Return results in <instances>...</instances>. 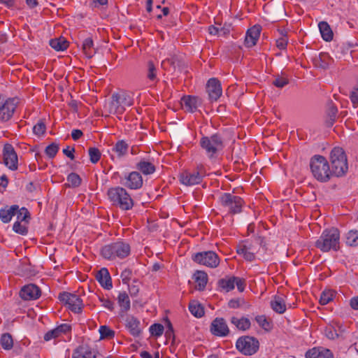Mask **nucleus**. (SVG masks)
I'll list each match as a JSON object with an SVG mask.
<instances>
[{
  "label": "nucleus",
  "mask_w": 358,
  "mask_h": 358,
  "mask_svg": "<svg viewBox=\"0 0 358 358\" xmlns=\"http://www.w3.org/2000/svg\"><path fill=\"white\" fill-rule=\"evenodd\" d=\"M193 278L196 284V287L199 290H203L208 282V275L206 272L201 271H196Z\"/></svg>",
  "instance_id": "c85d7f7f"
},
{
  "label": "nucleus",
  "mask_w": 358,
  "mask_h": 358,
  "mask_svg": "<svg viewBox=\"0 0 358 358\" xmlns=\"http://www.w3.org/2000/svg\"><path fill=\"white\" fill-rule=\"evenodd\" d=\"M350 99L355 107L358 105V91H351Z\"/></svg>",
  "instance_id": "774afa93"
},
{
  "label": "nucleus",
  "mask_w": 358,
  "mask_h": 358,
  "mask_svg": "<svg viewBox=\"0 0 358 358\" xmlns=\"http://www.w3.org/2000/svg\"><path fill=\"white\" fill-rule=\"evenodd\" d=\"M271 308L276 313L282 314L286 310V305L283 298L275 295L271 301Z\"/></svg>",
  "instance_id": "c756f323"
},
{
  "label": "nucleus",
  "mask_w": 358,
  "mask_h": 358,
  "mask_svg": "<svg viewBox=\"0 0 358 358\" xmlns=\"http://www.w3.org/2000/svg\"><path fill=\"white\" fill-rule=\"evenodd\" d=\"M180 182L186 186H192L200 183L202 180V176L199 171L190 172L185 171L179 176Z\"/></svg>",
  "instance_id": "a211bd4d"
},
{
  "label": "nucleus",
  "mask_w": 358,
  "mask_h": 358,
  "mask_svg": "<svg viewBox=\"0 0 358 358\" xmlns=\"http://www.w3.org/2000/svg\"><path fill=\"white\" fill-rule=\"evenodd\" d=\"M117 302L122 312H127L130 309L131 303L128 294L125 292H120L117 296Z\"/></svg>",
  "instance_id": "f704fd0d"
},
{
  "label": "nucleus",
  "mask_w": 358,
  "mask_h": 358,
  "mask_svg": "<svg viewBox=\"0 0 358 358\" xmlns=\"http://www.w3.org/2000/svg\"><path fill=\"white\" fill-rule=\"evenodd\" d=\"M206 90H222L220 81L216 78H210L206 84Z\"/></svg>",
  "instance_id": "09e8293b"
},
{
  "label": "nucleus",
  "mask_w": 358,
  "mask_h": 358,
  "mask_svg": "<svg viewBox=\"0 0 358 358\" xmlns=\"http://www.w3.org/2000/svg\"><path fill=\"white\" fill-rule=\"evenodd\" d=\"M192 259L194 262L210 268H216L220 264L218 255L211 250L195 253Z\"/></svg>",
  "instance_id": "9b49d317"
},
{
  "label": "nucleus",
  "mask_w": 358,
  "mask_h": 358,
  "mask_svg": "<svg viewBox=\"0 0 358 358\" xmlns=\"http://www.w3.org/2000/svg\"><path fill=\"white\" fill-rule=\"evenodd\" d=\"M136 169L145 175H150L155 171V166L153 164L145 160H141L136 164Z\"/></svg>",
  "instance_id": "2f4dec72"
},
{
  "label": "nucleus",
  "mask_w": 358,
  "mask_h": 358,
  "mask_svg": "<svg viewBox=\"0 0 358 358\" xmlns=\"http://www.w3.org/2000/svg\"><path fill=\"white\" fill-rule=\"evenodd\" d=\"M340 232L338 229L331 227L323 231L320 238L315 242V247L323 252H327L331 250L337 251L339 250Z\"/></svg>",
  "instance_id": "f03ea898"
},
{
  "label": "nucleus",
  "mask_w": 358,
  "mask_h": 358,
  "mask_svg": "<svg viewBox=\"0 0 358 358\" xmlns=\"http://www.w3.org/2000/svg\"><path fill=\"white\" fill-rule=\"evenodd\" d=\"M261 32V27L259 25H255L248 29L245 37V45L251 48L256 45L257 40L259 38Z\"/></svg>",
  "instance_id": "412c9836"
},
{
  "label": "nucleus",
  "mask_w": 358,
  "mask_h": 358,
  "mask_svg": "<svg viewBox=\"0 0 358 358\" xmlns=\"http://www.w3.org/2000/svg\"><path fill=\"white\" fill-rule=\"evenodd\" d=\"M107 195L112 205L122 210H129L134 206L132 198L124 187H110L108 189Z\"/></svg>",
  "instance_id": "20e7f679"
},
{
  "label": "nucleus",
  "mask_w": 358,
  "mask_h": 358,
  "mask_svg": "<svg viewBox=\"0 0 358 358\" xmlns=\"http://www.w3.org/2000/svg\"><path fill=\"white\" fill-rule=\"evenodd\" d=\"M189 310L196 317H201L204 315L203 306L196 301H192L189 303Z\"/></svg>",
  "instance_id": "e433bc0d"
},
{
  "label": "nucleus",
  "mask_w": 358,
  "mask_h": 358,
  "mask_svg": "<svg viewBox=\"0 0 358 358\" xmlns=\"http://www.w3.org/2000/svg\"><path fill=\"white\" fill-rule=\"evenodd\" d=\"M305 357L306 358H334L333 352L323 347H315L308 350Z\"/></svg>",
  "instance_id": "aec40b11"
},
{
  "label": "nucleus",
  "mask_w": 358,
  "mask_h": 358,
  "mask_svg": "<svg viewBox=\"0 0 358 358\" xmlns=\"http://www.w3.org/2000/svg\"><path fill=\"white\" fill-rule=\"evenodd\" d=\"M139 289H140V288H139L138 285L132 284L131 285H130L129 287V294H130L131 296V297L136 296L139 292Z\"/></svg>",
  "instance_id": "338daca9"
},
{
  "label": "nucleus",
  "mask_w": 358,
  "mask_h": 358,
  "mask_svg": "<svg viewBox=\"0 0 358 358\" xmlns=\"http://www.w3.org/2000/svg\"><path fill=\"white\" fill-rule=\"evenodd\" d=\"M149 329H150V332L152 336H155L158 337V336H160L161 335H162L164 330V327L161 324L155 323V324H152L150 327Z\"/></svg>",
  "instance_id": "8fccbe9b"
},
{
  "label": "nucleus",
  "mask_w": 358,
  "mask_h": 358,
  "mask_svg": "<svg viewBox=\"0 0 358 358\" xmlns=\"http://www.w3.org/2000/svg\"><path fill=\"white\" fill-rule=\"evenodd\" d=\"M231 322L234 324L237 329L243 331H245L250 327V321L248 318L241 317L238 318L236 317H232L231 318Z\"/></svg>",
  "instance_id": "c9c22d12"
},
{
  "label": "nucleus",
  "mask_w": 358,
  "mask_h": 358,
  "mask_svg": "<svg viewBox=\"0 0 358 358\" xmlns=\"http://www.w3.org/2000/svg\"><path fill=\"white\" fill-rule=\"evenodd\" d=\"M176 69H178V71H186V69H187V64L181 60L180 59H179L178 57H176Z\"/></svg>",
  "instance_id": "e2e57ef3"
},
{
  "label": "nucleus",
  "mask_w": 358,
  "mask_h": 358,
  "mask_svg": "<svg viewBox=\"0 0 358 358\" xmlns=\"http://www.w3.org/2000/svg\"><path fill=\"white\" fill-rule=\"evenodd\" d=\"M287 45V40L285 37H281L276 41V45L280 50L286 48Z\"/></svg>",
  "instance_id": "0e129e2a"
},
{
  "label": "nucleus",
  "mask_w": 358,
  "mask_h": 358,
  "mask_svg": "<svg viewBox=\"0 0 358 358\" xmlns=\"http://www.w3.org/2000/svg\"><path fill=\"white\" fill-rule=\"evenodd\" d=\"M318 27L323 40L329 42L333 39V31L327 22H320Z\"/></svg>",
  "instance_id": "7c9ffc66"
},
{
  "label": "nucleus",
  "mask_w": 358,
  "mask_h": 358,
  "mask_svg": "<svg viewBox=\"0 0 358 358\" xmlns=\"http://www.w3.org/2000/svg\"><path fill=\"white\" fill-rule=\"evenodd\" d=\"M0 343L4 350H10L13 346V341L11 335L8 333L2 334L0 338Z\"/></svg>",
  "instance_id": "37998d69"
},
{
  "label": "nucleus",
  "mask_w": 358,
  "mask_h": 358,
  "mask_svg": "<svg viewBox=\"0 0 358 358\" xmlns=\"http://www.w3.org/2000/svg\"><path fill=\"white\" fill-rule=\"evenodd\" d=\"M265 247L264 238L257 236L251 241H246L240 243L236 247V252L242 255L248 262H252L255 259V254L257 252L258 247Z\"/></svg>",
  "instance_id": "39448f33"
},
{
  "label": "nucleus",
  "mask_w": 358,
  "mask_h": 358,
  "mask_svg": "<svg viewBox=\"0 0 358 358\" xmlns=\"http://www.w3.org/2000/svg\"><path fill=\"white\" fill-rule=\"evenodd\" d=\"M101 305L109 310L112 311L114 309V303L109 299L99 298Z\"/></svg>",
  "instance_id": "bf43d9fd"
},
{
  "label": "nucleus",
  "mask_w": 358,
  "mask_h": 358,
  "mask_svg": "<svg viewBox=\"0 0 358 358\" xmlns=\"http://www.w3.org/2000/svg\"><path fill=\"white\" fill-rule=\"evenodd\" d=\"M99 331L100 334V339H110L115 336V331L106 325L101 326Z\"/></svg>",
  "instance_id": "c03bdc74"
},
{
  "label": "nucleus",
  "mask_w": 358,
  "mask_h": 358,
  "mask_svg": "<svg viewBox=\"0 0 358 358\" xmlns=\"http://www.w3.org/2000/svg\"><path fill=\"white\" fill-rule=\"evenodd\" d=\"M58 299L75 313H80L83 308V300L79 296L69 292L60 293Z\"/></svg>",
  "instance_id": "ddd939ff"
},
{
  "label": "nucleus",
  "mask_w": 358,
  "mask_h": 358,
  "mask_svg": "<svg viewBox=\"0 0 358 358\" xmlns=\"http://www.w3.org/2000/svg\"><path fill=\"white\" fill-rule=\"evenodd\" d=\"M200 145L206 152L209 157H213L214 155L223 148V141L219 134H213L210 137H202L200 141Z\"/></svg>",
  "instance_id": "9d476101"
},
{
  "label": "nucleus",
  "mask_w": 358,
  "mask_h": 358,
  "mask_svg": "<svg viewBox=\"0 0 358 358\" xmlns=\"http://www.w3.org/2000/svg\"><path fill=\"white\" fill-rule=\"evenodd\" d=\"M134 99L131 93L128 91H116L111 96L110 110L116 112L120 107L131 106Z\"/></svg>",
  "instance_id": "6e6552de"
},
{
  "label": "nucleus",
  "mask_w": 358,
  "mask_h": 358,
  "mask_svg": "<svg viewBox=\"0 0 358 358\" xmlns=\"http://www.w3.org/2000/svg\"><path fill=\"white\" fill-rule=\"evenodd\" d=\"M67 180L71 183L73 187H77L81 184V178L78 174L71 173L67 176Z\"/></svg>",
  "instance_id": "603ef678"
},
{
  "label": "nucleus",
  "mask_w": 358,
  "mask_h": 358,
  "mask_svg": "<svg viewBox=\"0 0 358 358\" xmlns=\"http://www.w3.org/2000/svg\"><path fill=\"white\" fill-rule=\"evenodd\" d=\"M210 331L215 336L224 337L229 334V329L224 318L216 317L210 324Z\"/></svg>",
  "instance_id": "f3484780"
},
{
  "label": "nucleus",
  "mask_w": 358,
  "mask_h": 358,
  "mask_svg": "<svg viewBox=\"0 0 358 358\" xmlns=\"http://www.w3.org/2000/svg\"><path fill=\"white\" fill-rule=\"evenodd\" d=\"M202 99L197 96L185 95L181 99V106L186 111L194 113L202 106Z\"/></svg>",
  "instance_id": "dca6fc26"
},
{
  "label": "nucleus",
  "mask_w": 358,
  "mask_h": 358,
  "mask_svg": "<svg viewBox=\"0 0 358 358\" xmlns=\"http://www.w3.org/2000/svg\"><path fill=\"white\" fill-rule=\"evenodd\" d=\"M131 275V270L130 268H125L121 273V278L124 284H127L130 280Z\"/></svg>",
  "instance_id": "052dcab7"
},
{
  "label": "nucleus",
  "mask_w": 358,
  "mask_h": 358,
  "mask_svg": "<svg viewBox=\"0 0 358 358\" xmlns=\"http://www.w3.org/2000/svg\"><path fill=\"white\" fill-rule=\"evenodd\" d=\"M331 171L333 176L343 177L348 171V163L344 150L340 147L334 148L329 155Z\"/></svg>",
  "instance_id": "7ed1b4c3"
},
{
  "label": "nucleus",
  "mask_w": 358,
  "mask_h": 358,
  "mask_svg": "<svg viewBox=\"0 0 358 358\" xmlns=\"http://www.w3.org/2000/svg\"><path fill=\"white\" fill-rule=\"evenodd\" d=\"M59 145L55 143H52L48 145L45 150V154L50 158H54L59 150Z\"/></svg>",
  "instance_id": "3c124183"
},
{
  "label": "nucleus",
  "mask_w": 358,
  "mask_h": 358,
  "mask_svg": "<svg viewBox=\"0 0 358 358\" xmlns=\"http://www.w3.org/2000/svg\"><path fill=\"white\" fill-rule=\"evenodd\" d=\"M71 330V327L69 324H62L57 327L56 328L48 331L44 335V340L46 341H49L53 338H57L62 336V334H65L69 332Z\"/></svg>",
  "instance_id": "5701e85b"
},
{
  "label": "nucleus",
  "mask_w": 358,
  "mask_h": 358,
  "mask_svg": "<svg viewBox=\"0 0 358 358\" xmlns=\"http://www.w3.org/2000/svg\"><path fill=\"white\" fill-rule=\"evenodd\" d=\"M41 292L40 288L34 284H29L24 286L20 292V297L24 300H34L41 296Z\"/></svg>",
  "instance_id": "6ab92c4d"
},
{
  "label": "nucleus",
  "mask_w": 358,
  "mask_h": 358,
  "mask_svg": "<svg viewBox=\"0 0 358 358\" xmlns=\"http://www.w3.org/2000/svg\"><path fill=\"white\" fill-rule=\"evenodd\" d=\"M176 56L164 59L161 64L162 68L167 71H175L176 70Z\"/></svg>",
  "instance_id": "a19ab883"
},
{
  "label": "nucleus",
  "mask_w": 358,
  "mask_h": 358,
  "mask_svg": "<svg viewBox=\"0 0 358 358\" xmlns=\"http://www.w3.org/2000/svg\"><path fill=\"white\" fill-rule=\"evenodd\" d=\"M49 43L57 51H64L69 46L68 41L63 37L51 39Z\"/></svg>",
  "instance_id": "72a5a7b5"
},
{
  "label": "nucleus",
  "mask_w": 358,
  "mask_h": 358,
  "mask_svg": "<svg viewBox=\"0 0 358 358\" xmlns=\"http://www.w3.org/2000/svg\"><path fill=\"white\" fill-rule=\"evenodd\" d=\"M345 243L349 246L358 245V231L350 230L345 234Z\"/></svg>",
  "instance_id": "ea45409f"
},
{
  "label": "nucleus",
  "mask_w": 358,
  "mask_h": 358,
  "mask_svg": "<svg viewBox=\"0 0 358 358\" xmlns=\"http://www.w3.org/2000/svg\"><path fill=\"white\" fill-rule=\"evenodd\" d=\"M46 130V127L43 120H40L36 124H35L33 127V131L34 134L37 136H41L45 134Z\"/></svg>",
  "instance_id": "6e6d98bb"
},
{
  "label": "nucleus",
  "mask_w": 358,
  "mask_h": 358,
  "mask_svg": "<svg viewBox=\"0 0 358 358\" xmlns=\"http://www.w3.org/2000/svg\"><path fill=\"white\" fill-rule=\"evenodd\" d=\"M336 292L332 289L324 290L321 293L320 303L326 305L331 301L336 296Z\"/></svg>",
  "instance_id": "79ce46f5"
},
{
  "label": "nucleus",
  "mask_w": 358,
  "mask_h": 358,
  "mask_svg": "<svg viewBox=\"0 0 358 358\" xmlns=\"http://www.w3.org/2000/svg\"><path fill=\"white\" fill-rule=\"evenodd\" d=\"M272 83L275 87L282 88L289 83V79L285 73H281L280 75L275 76Z\"/></svg>",
  "instance_id": "4c0bfd02"
},
{
  "label": "nucleus",
  "mask_w": 358,
  "mask_h": 358,
  "mask_svg": "<svg viewBox=\"0 0 358 358\" xmlns=\"http://www.w3.org/2000/svg\"><path fill=\"white\" fill-rule=\"evenodd\" d=\"M234 280H236L235 276H226L222 279H220L217 282V285L222 289L229 292L234 289Z\"/></svg>",
  "instance_id": "473e14b6"
},
{
  "label": "nucleus",
  "mask_w": 358,
  "mask_h": 358,
  "mask_svg": "<svg viewBox=\"0 0 358 358\" xmlns=\"http://www.w3.org/2000/svg\"><path fill=\"white\" fill-rule=\"evenodd\" d=\"M314 63L317 68H320L323 70L329 69L330 65L329 62L328 61H324V57H322V56H320V55L317 58L315 59Z\"/></svg>",
  "instance_id": "4d7b16f0"
},
{
  "label": "nucleus",
  "mask_w": 358,
  "mask_h": 358,
  "mask_svg": "<svg viewBox=\"0 0 358 358\" xmlns=\"http://www.w3.org/2000/svg\"><path fill=\"white\" fill-rule=\"evenodd\" d=\"M255 320L264 330L268 331L271 329V323L267 320L265 315H258L255 317Z\"/></svg>",
  "instance_id": "5fc2aeb1"
},
{
  "label": "nucleus",
  "mask_w": 358,
  "mask_h": 358,
  "mask_svg": "<svg viewBox=\"0 0 358 358\" xmlns=\"http://www.w3.org/2000/svg\"><path fill=\"white\" fill-rule=\"evenodd\" d=\"M101 253L107 259H114L116 257L123 259L129 255L130 246L124 242H115L103 246Z\"/></svg>",
  "instance_id": "423d86ee"
},
{
  "label": "nucleus",
  "mask_w": 358,
  "mask_h": 358,
  "mask_svg": "<svg viewBox=\"0 0 358 358\" xmlns=\"http://www.w3.org/2000/svg\"><path fill=\"white\" fill-rule=\"evenodd\" d=\"M236 347L242 354L252 355L259 350V343L255 337L245 336L237 340Z\"/></svg>",
  "instance_id": "1a4fd4ad"
},
{
  "label": "nucleus",
  "mask_w": 358,
  "mask_h": 358,
  "mask_svg": "<svg viewBox=\"0 0 358 358\" xmlns=\"http://www.w3.org/2000/svg\"><path fill=\"white\" fill-rule=\"evenodd\" d=\"M120 184L130 189H138L143 186V178L138 171H131L120 178Z\"/></svg>",
  "instance_id": "2eb2a0df"
},
{
  "label": "nucleus",
  "mask_w": 358,
  "mask_h": 358,
  "mask_svg": "<svg viewBox=\"0 0 358 358\" xmlns=\"http://www.w3.org/2000/svg\"><path fill=\"white\" fill-rule=\"evenodd\" d=\"M126 327L130 334L135 336H139L141 333V322L133 315H129L126 317L125 320Z\"/></svg>",
  "instance_id": "b1692460"
},
{
  "label": "nucleus",
  "mask_w": 358,
  "mask_h": 358,
  "mask_svg": "<svg viewBox=\"0 0 358 358\" xmlns=\"http://www.w3.org/2000/svg\"><path fill=\"white\" fill-rule=\"evenodd\" d=\"M15 215L17 217L16 222H25L27 223L30 218L28 210L24 207L20 208L19 206H17V210H15Z\"/></svg>",
  "instance_id": "58836bf2"
},
{
  "label": "nucleus",
  "mask_w": 358,
  "mask_h": 358,
  "mask_svg": "<svg viewBox=\"0 0 358 358\" xmlns=\"http://www.w3.org/2000/svg\"><path fill=\"white\" fill-rule=\"evenodd\" d=\"M93 40L90 37H88L83 41V50L85 52V55L88 58H91L93 56V53L91 51V48L93 47Z\"/></svg>",
  "instance_id": "a18cd8bd"
},
{
  "label": "nucleus",
  "mask_w": 358,
  "mask_h": 358,
  "mask_svg": "<svg viewBox=\"0 0 358 358\" xmlns=\"http://www.w3.org/2000/svg\"><path fill=\"white\" fill-rule=\"evenodd\" d=\"M17 210V205H13L10 207L6 206L0 210V219L3 223L9 222L12 217L15 216V210Z\"/></svg>",
  "instance_id": "bb28decb"
},
{
  "label": "nucleus",
  "mask_w": 358,
  "mask_h": 358,
  "mask_svg": "<svg viewBox=\"0 0 358 358\" xmlns=\"http://www.w3.org/2000/svg\"><path fill=\"white\" fill-rule=\"evenodd\" d=\"M72 358H95L92 350L88 346H79L73 352Z\"/></svg>",
  "instance_id": "cd10ccee"
},
{
  "label": "nucleus",
  "mask_w": 358,
  "mask_h": 358,
  "mask_svg": "<svg viewBox=\"0 0 358 358\" xmlns=\"http://www.w3.org/2000/svg\"><path fill=\"white\" fill-rule=\"evenodd\" d=\"M96 280L106 289H110L113 287L112 280L107 268H102L96 275Z\"/></svg>",
  "instance_id": "a878e982"
},
{
  "label": "nucleus",
  "mask_w": 358,
  "mask_h": 358,
  "mask_svg": "<svg viewBox=\"0 0 358 358\" xmlns=\"http://www.w3.org/2000/svg\"><path fill=\"white\" fill-rule=\"evenodd\" d=\"M208 97L211 101H217L222 95V91H208Z\"/></svg>",
  "instance_id": "680f3d73"
},
{
  "label": "nucleus",
  "mask_w": 358,
  "mask_h": 358,
  "mask_svg": "<svg viewBox=\"0 0 358 358\" xmlns=\"http://www.w3.org/2000/svg\"><path fill=\"white\" fill-rule=\"evenodd\" d=\"M218 203L221 207L227 210L229 214L235 215L242 212L244 201L238 196L225 192L219 196Z\"/></svg>",
  "instance_id": "0eeeda50"
},
{
  "label": "nucleus",
  "mask_w": 358,
  "mask_h": 358,
  "mask_svg": "<svg viewBox=\"0 0 358 358\" xmlns=\"http://www.w3.org/2000/svg\"><path fill=\"white\" fill-rule=\"evenodd\" d=\"M236 285L238 290L240 292H242L245 288L246 281L244 278L236 277V280H234V285Z\"/></svg>",
  "instance_id": "13d9d810"
},
{
  "label": "nucleus",
  "mask_w": 358,
  "mask_h": 358,
  "mask_svg": "<svg viewBox=\"0 0 358 358\" xmlns=\"http://www.w3.org/2000/svg\"><path fill=\"white\" fill-rule=\"evenodd\" d=\"M17 97L8 98L6 100L1 99L0 96V120L6 122L13 115L15 108L19 103Z\"/></svg>",
  "instance_id": "f8f14e48"
},
{
  "label": "nucleus",
  "mask_w": 358,
  "mask_h": 358,
  "mask_svg": "<svg viewBox=\"0 0 358 358\" xmlns=\"http://www.w3.org/2000/svg\"><path fill=\"white\" fill-rule=\"evenodd\" d=\"M310 169L315 179L327 182L333 176L327 159L322 155H315L310 159Z\"/></svg>",
  "instance_id": "f257e3e1"
},
{
  "label": "nucleus",
  "mask_w": 358,
  "mask_h": 358,
  "mask_svg": "<svg viewBox=\"0 0 358 358\" xmlns=\"http://www.w3.org/2000/svg\"><path fill=\"white\" fill-rule=\"evenodd\" d=\"M3 161L4 165L11 171H15L18 167V159L13 146L6 143L3 148Z\"/></svg>",
  "instance_id": "4468645a"
},
{
  "label": "nucleus",
  "mask_w": 358,
  "mask_h": 358,
  "mask_svg": "<svg viewBox=\"0 0 358 358\" xmlns=\"http://www.w3.org/2000/svg\"><path fill=\"white\" fill-rule=\"evenodd\" d=\"M13 231L21 235H26L28 233V228L25 224H22L20 222H15L13 226Z\"/></svg>",
  "instance_id": "864d4df0"
},
{
  "label": "nucleus",
  "mask_w": 358,
  "mask_h": 358,
  "mask_svg": "<svg viewBox=\"0 0 358 358\" xmlns=\"http://www.w3.org/2000/svg\"><path fill=\"white\" fill-rule=\"evenodd\" d=\"M88 153L90 156V160L92 164H96L99 161L101 155L98 148L94 147L90 148L88 150Z\"/></svg>",
  "instance_id": "de8ad7c7"
},
{
  "label": "nucleus",
  "mask_w": 358,
  "mask_h": 358,
  "mask_svg": "<svg viewBox=\"0 0 358 358\" xmlns=\"http://www.w3.org/2000/svg\"><path fill=\"white\" fill-rule=\"evenodd\" d=\"M338 108L334 104L332 100H329L326 106V125L328 127H331L336 120L338 115Z\"/></svg>",
  "instance_id": "4be33fe9"
},
{
  "label": "nucleus",
  "mask_w": 358,
  "mask_h": 358,
  "mask_svg": "<svg viewBox=\"0 0 358 358\" xmlns=\"http://www.w3.org/2000/svg\"><path fill=\"white\" fill-rule=\"evenodd\" d=\"M108 4V0H94L90 3V7L92 9L97 8L99 6H106Z\"/></svg>",
  "instance_id": "69168bd1"
},
{
  "label": "nucleus",
  "mask_w": 358,
  "mask_h": 358,
  "mask_svg": "<svg viewBox=\"0 0 358 358\" xmlns=\"http://www.w3.org/2000/svg\"><path fill=\"white\" fill-rule=\"evenodd\" d=\"M147 77L151 82L157 80V69L152 61H149L148 63Z\"/></svg>",
  "instance_id": "49530a36"
},
{
  "label": "nucleus",
  "mask_w": 358,
  "mask_h": 358,
  "mask_svg": "<svg viewBox=\"0 0 358 358\" xmlns=\"http://www.w3.org/2000/svg\"><path fill=\"white\" fill-rule=\"evenodd\" d=\"M129 150V144L124 140H120L116 142L112 148V152L116 154V156L111 155V159L114 161L115 158L122 159L124 157Z\"/></svg>",
  "instance_id": "393cba45"
}]
</instances>
